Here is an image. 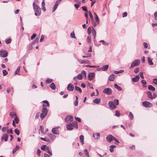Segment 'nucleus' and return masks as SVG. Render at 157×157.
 <instances>
[{
  "instance_id": "38",
  "label": "nucleus",
  "mask_w": 157,
  "mask_h": 157,
  "mask_svg": "<svg viewBox=\"0 0 157 157\" xmlns=\"http://www.w3.org/2000/svg\"><path fill=\"white\" fill-rule=\"evenodd\" d=\"M50 86L53 90H55L56 88L55 85L53 82L52 83L50 84Z\"/></svg>"
},
{
  "instance_id": "55",
  "label": "nucleus",
  "mask_w": 157,
  "mask_h": 157,
  "mask_svg": "<svg viewBox=\"0 0 157 157\" xmlns=\"http://www.w3.org/2000/svg\"><path fill=\"white\" fill-rule=\"evenodd\" d=\"M139 71V69L138 67L136 68L134 70V72L136 74Z\"/></svg>"
},
{
  "instance_id": "19",
  "label": "nucleus",
  "mask_w": 157,
  "mask_h": 157,
  "mask_svg": "<svg viewBox=\"0 0 157 157\" xmlns=\"http://www.w3.org/2000/svg\"><path fill=\"white\" fill-rule=\"evenodd\" d=\"M94 29L93 27H89L87 29V32L89 35H90L91 32L93 31V29Z\"/></svg>"
},
{
  "instance_id": "53",
  "label": "nucleus",
  "mask_w": 157,
  "mask_h": 157,
  "mask_svg": "<svg viewBox=\"0 0 157 157\" xmlns=\"http://www.w3.org/2000/svg\"><path fill=\"white\" fill-rule=\"evenodd\" d=\"M115 115L117 117H119L120 116V113L118 111L116 110L115 111Z\"/></svg>"
},
{
  "instance_id": "2",
  "label": "nucleus",
  "mask_w": 157,
  "mask_h": 157,
  "mask_svg": "<svg viewBox=\"0 0 157 157\" xmlns=\"http://www.w3.org/2000/svg\"><path fill=\"white\" fill-rule=\"evenodd\" d=\"M140 60L139 59H135L132 63L129 68H131L132 67L138 66L140 64Z\"/></svg>"
},
{
  "instance_id": "1",
  "label": "nucleus",
  "mask_w": 157,
  "mask_h": 157,
  "mask_svg": "<svg viewBox=\"0 0 157 157\" xmlns=\"http://www.w3.org/2000/svg\"><path fill=\"white\" fill-rule=\"evenodd\" d=\"M44 103L42 105L43 108L42 109V113L40 115V118L45 117L48 113V109L47 108V106L49 107V104L48 101L47 100H44L42 101Z\"/></svg>"
},
{
  "instance_id": "4",
  "label": "nucleus",
  "mask_w": 157,
  "mask_h": 157,
  "mask_svg": "<svg viewBox=\"0 0 157 157\" xmlns=\"http://www.w3.org/2000/svg\"><path fill=\"white\" fill-rule=\"evenodd\" d=\"M95 21L93 19V20H91V22L93 26L95 27L97 25L99 24V20L98 16L94 17Z\"/></svg>"
},
{
  "instance_id": "6",
  "label": "nucleus",
  "mask_w": 157,
  "mask_h": 157,
  "mask_svg": "<svg viewBox=\"0 0 157 157\" xmlns=\"http://www.w3.org/2000/svg\"><path fill=\"white\" fill-rule=\"evenodd\" d=\"M8 56V52L6 50H1L0 51V56L2 57H6Z\"/></svg>"
},
{
  "instance_id": "57",
  "label": "nucleus",
  "mask_w": 157,
  "mask_h": 157,
  "mask_svg": "<svg viewBox=\"0 0 157 157\" xmlns=\"http://www.w3.org/2000/svg\"><path fill=\"white\" fill-rule=\"evenodd\" d=\"M89 14L90 16L91 19V20H93V15H92L91 12L90 11H89Z\"/></svg>"
},
{
  "instance_id": "27",
  "label": "nucleus",
  "mask_w": 157,
  "mask_h": 157,
  "mask_svg": "<svg viewBox=\"0 0 157 157\" xmlns=\"http://www.w3.org/2000/svg\"><path fill=\"white\" fill-rule=\"evenodd\" d=\"M116 147V146L114 145H111L109 147V151L113 152L114 151L113 149Z\"/></svg>"
},
{
  "instance_id": "44",
  "label": "nucleus",
  "mask_w": 157,
  "mask_h": 157,
  "mask_svg": "<svg viewBox=\"0 0 157 157\" xmlns=\"http://www.w3.org/2000/svg\"><path fill=\"white\" fill-rule=\"evenodd\" d=\"M40 139L42 140H44L47 142H49L50 141L49 140L48 138H46L41 137Z\"/></svg>"
},
{
  "instance_id": "15",
  "label": "nucleus",
  "mask_w": 157,
  "mask_h": 157,
  "mask_svg": "<svg viewBox=\"0 0 157 157\" xmlns=\"http://www.w3.org/2000/svg\"><path fill=\"white\" fill-rule=\"evenodd\" d=\"M78 61L81 64H82L83 63H86L87 64L90 63V61L89 60L86 59H84L83 60H78Z\"/></svg>"
},
{
  "instance_id": "43",
  "label": "nucleus",
  "mask_w": 157,
  "mask_h": 157,
  "mask_svg": "<svg viewBox=\"0 0 157 157\" xmlns=\"http://www.w3.org/2000/svg\"><path fill=\"white\" fill-rule=\"evenodd\" d=\"M91 54L90 53H88L86 56H82V57L83 58H87L88 57H90L91 56Z\"/></svg>"
},
{
  "instance_id": "30",
  "label": "nucleus",
  "mask_w": 157,
  "mask_h": 157,
  "mask_svg": "<svg viewBox=\"0 0 157 157\" xmlns=\"http://www.w3.org/2000/svg\"><path fill=\"white\" fill-rule=\"evenodd\" d=\"M147 61L148 63L150 65H153V63L152 62V59L149 57H148L147 58Z\"/></svg>"
},
{
  "instance_id": "3",
  "label": "nucleus",
  "mask_w": 157,
  "mask_h": 157,
  "mask_svg": "<svg viewBox=\"0 0 157 157\" xmlns=\"http://www.w3.org/2000/svg\"><path fill=\"white\" fill-rule=\"evenodd\" d=\"M86 72L85 71H82L81 72V73L77 75V78L79 80H81L82 78V76L83 78H85L86 77Z\"/></svg>"
},
{
  "instance_id": "54",
  "label": "nucleus",
  "mask_w": 157,
  "mask_h": 157,
  "mask_svg": "<svg viewBox=\"0 0 157 157\" xmlns=\"http://www.w3.org/2000/svg\"><path fill=\"white\" fill-rule=\"evenodd\" d=\"M82 8L83 11H85L86 12H88L86 8V6H83L82 7Z\"/></svg>"
},
{
  "instance_id": "5",
  "label": "nucleus",
  "mask_w": 157,
  "mask_h": 157,
  "mask_svg": "<svg viewBox=\"0 0 157 157\" xmlns=\"http://www.w3.org/2000/svg\"><path fill=\"white\" fill-rule=\"evenodd\" d=\"M143 106L146 108H151L153 106V105L150 102L145 101L142 102Z\"/></svg>"
},
{
  "instance_id": "50",
  "label": "nucleus",
  "mask_w": 157,
  "mask_h": 157,
  "mask_svg": "<svg viewBox=\"0 0 157 157\" xmlns=\"http://www.w3.org/2000/svg\"><path fill=\"white\" fill-rule=\"evenodd\" d=\"M2 73L4 76H5L8 74V72L5 70L2 71Z\"/></svg>"
},
{
  "instance_id": "29",
  "label": "nucleus",
  "mask_w": 157,
  "mask_h": 157,
  "mask_svg": "<svg viewBox=\"0 0 157 157\" xmlns=\"http://www.w3.org/2000/svg\"><path fill=\"white\" fill-rule=\"evenodd\" d=\"M93 102L94 103L98 104L100 103L101 102V99L96 98L93 101Z\"/></svg>"
},
{
  "instance_id": "10",
  "label": "nucleus",
  "mask_w": 157,
  "mask_h": 157,
  "mask_svg": "<svg viewBox=\"0 0 157 157\" xmlns=\"http://www.w3.org/2000/svg\"><path fill=\"white\" fill-rule=\"evenodd\" d=\"M108 105L110 108L112 109H114L116 107V106L115 105L114 102L113 101H109Z\"/></svg>"
},
{
  "instance_id": "18",
  "label": "nucleus",
  "mask_w": 157,
  "mask_h": 157,
  "mask_svg": "<svg viewBox=\"0 0 157 157\" xmlns=\"http://www.w3.org/2000/svg\"><path fill=\"white\" fill-rule=\"evenodd\" d=\"M115 76V75L114 74L110 75L109 77V80L110 81H113L114 80Z\"/></svg>"
},
{
  "instance_id": "31",
  "label": "nucleus",
  "mask_w": 157,
  "mask_h": 157,
  "mask_svg": "<svg viewBox=\"0 0 157 157\" xmlns=\"http://www.w3.org/2000/svg\"><path fill=\"white\" fill-rule=\"evenodd\" d=\"M148 89L153 91H154L155 90V88L151 85H149L148 86Z\"/></svg>"
},
{
  "instance_id": "28",
  "label": "nucleus",
  "mask_w": 157,
  "mask_h": 157,
  "mask_svg": "<svg viewBox=\"0 0 157 157\" xmlns=\"http://www.w3.org/2000/svg\"><path fill=\"white\" fill-rule=\"evenodd\" d=\"M109 67L108 65H105L103 66V67L101 68V69L103 71H106L107 70Z\"/></svg>"
},
{
  "instance_id": "51",
  "label": "nucleus",
  "mask_w": 157,
  "mask_h": 157,
  "mask_svg": "<svg viewBox=\"0 0 157 157\" xmlns=\"http://www.w3.org/2000/svg\"><path fill=\"white\" fill-rule=\"evenodd\" d=\"M119 101L117 99H115L114 100V104L116 105H118L119 104L118 103Z\"/></svg>"
},
{
  "instance_id": "45",
  "label": "nucleus",
  "mask_w": 157,
  "mask_h": 157,
  "mask_svg": "<svg viewBox=\"0 0 157 157\" xmlns=\"http://www.w3.org/2000/svg\"><path fill=\"white\" fill-rule=\"evenodd\" d=\"M19 146L16 145V147L15 148H14L13 151V153H14V152H15L16 151H17L19 149Z\"/></svg>"
},
{
  "instance_id": "21",
  "label": "nucleus",
  "mask_w": 157,
  "mask_h": 157,
  "mask_svg": "<svg viewBox=\"0 0 157 157\" xmlns=\"http://www.w3.org/2000/svg\"><path fill=\"white\" fill-rule=\"evenodd\" d=\"M100 134L99 133H96L95 134H93V136L95 139H98L100 136Z\"/></svg>"
},
{
  "instance_id": "63",
  "label": "nucleus",
  "mask_w": 157,
  "mask_h": 157,
  "mask_svg": "<svg viewBox=\"0 0 157 157\" xmlns=\"http://www.w3.org/2000/svg\"><path fill=\"white\" fill-rule=\"evenodd\" d=\"M127 15V13L126 12H124L122 14V17H126Z\"/></svg>"
},
{
  "instance_id": "9",
  "label": "nucleus",
  "mask_w": 157,
  "mask_h": 157,
  "mask_svg": "<svg viewBox=\"0 0 157 157\" xmlns=\"http://www.w3.org/2000/svg\"><path fill=\"white\" fill-rule=\"evenodd\" d=\"M95 76V74L94 72H90L89 73L88 78V80L91 81L94 78Z\"/></svg>"
},
{
  "instance_id": "14",
  "label": "nucleus",
  "mask_w": 157,
  "mask_h": 157,
  "mask_svg": "<svg viewBox=\"0 0 157 157\" xmlns=\"http://www.w3.org/2000/svg\"><path fill=\"white\" fill-rule=\"evenodd\" d=\"M67 129L69 130H71L73 128V123L71 122L69 124L66 125Z\"/></svg>"
},
{
  "instance_id": "62",
  "label": "nucleus",
  "mask_w": 157,
  "mask_h": 157,
  "mask_svg": "<svg viewBox=\"0 0 157 157\" xmlns=\"http://www.w3.org/2000/svg\"><path fill=\"white\" fill-rule=\"evenodd\" d=\"M44 36L43 35H42L41 36L40 39V41L41 42H43L44 40Z\"/></svg>"
},
{
  "instance_id": "40",
  "label": "nucleus",
  "mask_w": 157,
  "mask_h": 157,
  "mask_svg": "<svg viewBox=\"0 0 157 157\" xmlns=\"http://www.w3.org/2000/svg\"><path fill=\"white\" fill-rule=\"evenodd\" d=\"M72 123H73V127H75L76 129H77L78 128V126L77 122L74 121V122H72Z\"/></svg>"
},
{
  "instance_id": "49",
  "label": "nucleus",
  "mask_w": 157,
  "mask_h": 157,
  "mask_svg": "<svg viewBox=\"0 0 157 157\" xmlns=\"http://www.w3.org/2000/svg\"><path fill=\"white\" fill-rule=\"evenodd\" d=\"M70 36H71V37L72 38H76V37L75 36V33L73 32H72L71 33Z\"/></svg>"
},
{
  "instance_id": "8",
  "label": "nucleus",
  "mask_w": 157,
  "mask_h": 157,
  "mask_svg": "<svg viewBox=\"0 0 157 157\" xmlns=\"http://www.w3.org/2000/svg\"><path fill=\"white\" fill-rule=\"evenodd\" d=\"M103 92L107 95H110L112 94V91L110 88H106L103 90Z\"/></svg>"
},
{
  "instance_id": "23",
  "label": "nucleus",
  "mask_w": 157,
  "mask_h": 157,
  "mask_svg": "<svg viewBox=\"0 0 157 157\" xmlns=\"http://www.w3.org/2000/svg\"><path fill=\"white\" fill-rule=\"evenodd\" d=\"M49 137L52 140H53L55 139L56 136L50 133L48 134Z\"/></svg>"
},
{
  "instance_id": "11",
  "label": "nucleus",
  "mask_w": 157,
  "mask_h": 157,
  "mask_svg": "<svg viewBox=\"0 0 157 157\" xmlns=\"http://www.w3.org/2000/svg\"><path fill=\"white\" fill-rule=\"evenodd\" d=\"M114 137L111 135L109 134L106 137V140L108 142H111L113 140Z\"/></svg>"
},
{
  "instance_id": "35",
  "label": "nucleus",
  "mask_w": 157,
  "mask_h": 157,
  "mask_svg": "<svg viewBox=\"0 0 157 157\" xmlns=\"http://www.w3.org/2000/svg\"><path fill=\"white\" fill-rule=\"evenodd\" d=\"M20 69V67H18L17 68V69L14 72V75H15L16 74L19 75V71Z\"/></svg>"
},
{
  "instance_id": "52",
  "label": "nucleus",
  "mask_w": 157,
  "mask_h": 157,
  "mask_svg": "<svg viewBox=\"0 0 157 157\" xmlns=\"http://www.w3.org/2000/svg\"><path fill=\"white\" fill-rule=\"evenodd\" d=\"M41 151L40 150V149L39 148H38L37 149V155L38 156H39L40 155V153L41 152Z\"/></svg>"
},
{
  "instance_id": "64",
  "label": "nucleus",
  "mask_w": 157,
  "mask_h": 157,
  "mask_svg": "<svg viewBox=\"0 0 157 157\" xmlns=\"http://www.w3.org/2000/svg\"><path fill=\"white\" fill-rule=\"evenodd\" d=\"M154 16L156 20H157V12H155L154 13Z\"/></svg>"
},
{
  "instance_id": "24",
  "label": "nucleus",
  "mask_w": 157,
  "mask_h": 157,
  "mask_svg": "<svg viewBox=\"0 0 157 157\" xmlns=\"http://www.w3.org/2000/svg\"><path fill=\"white\" fill-rule=\"evenodd\" d=\"M147 95L148 96V98L151 99H153L152 96L151 92L150 91H148L147 93Z\"/></svg>"
},
{
  "instance_id": "46",
  "label": "nucleus",
  "mask_w": 157,
  "mask_h": 157,
  "mask_svg": "<svg viewBox=\"0 0 157 157\" xmlns=\"http://www.w3.org/2000/svg\"><path fill=\"white\" fill-rule=\"evenodd\" d=\"M14 132L17 136L19 135L20 134L19 130H18L17 128H16L15 129Z\"/></svg>"
},
{
  "instance_id": "20",
  "label": "nucleus",
  "mask_w": 157,
  "mask_h": 157,
  "mask_svg": "<svg viewBox=\"0 0 157 157\" xmlns=\"http://www.w3.org/2000/svg\"><path fill=\"white\" fill-rule=\"evenodd\" d=\"M8 136L7 134L3 135L2 136L1 140L2 141L3 140H4L5 141H6L8 140Z\"/></svg>"
},
{
  "instance_id": "56",
  "label": "nucleus",
  "mask_w": 157,
  "mask_h": 157,
  "mask_svg": "<svg viewBox=\"0 0 157 157\" xmlns=\"http://www.w3.org/2000/svg\"><path fill=\"white\" fill-rule=\"evenodd\" d=\"M36 35L35 33H34L31 36V39L33 40L36 36Z\"/></svg>"
},
{
  "instance_id": "58",
  "label": "nucleus",
  "mask_w": 157,
  "mask_h": 157,
  "mask_svg": "<svg viewBox=\"0 0 157 157\" xmlns=\"http://www.w3.org/2000/svg\"><path fill=\"white\" fill-rule=\"evenodd\" d=\"M57 6L54 5L52 8V12H54L57 8Z\"/></svg>"
},
{
  "instance_id": "12",
  "label": "nucleus",
  "mask_w": 157,
  "mask_h": 157,
  "mask_svg": "<svg viewBox=\"0 0 157 157\" xmlns=\"http://www.w3.org/2000/svg\"><path fill=\"white\" fill-rule=\"evenodd\" d=\"M59 127H56L52 128V132L54 134L58 135L59 134V131L58 130V128Z\"/></svg>"
},
{
  "instance_id": "13",
  "label": "nucleus",
  "mask_w": 157,
  "mask_h": 157,
  "mask_svg": "<svg viewBox=\"0 0 157 157\" xmlns=\"http://www.w3.org/2000/svg\"><path fill=\"white\" fill-rule=\"evenodd\" d=\"M67 89L68 91H73L74 89V86L71 83L69 84L67 86Z\"/></svg>"
},
{
  "instance_id": "7",
  "label": "nucleus",
  "mask_w": 157,
  "mask_h": 157,
  "mask_svg": "<svg viewBox=\"0 0 157 157\" xmlns=\"http://www.w3.org/2000/svg\"><path fill=\"white\" fill-rule=\"evenodd\" d=\"M33 9L35 12H41V11L40 7L37 5H36L35 2L33 3Z\"/></svg>"
},
{
  "instance_id": "26",
  "label": "nucleus",
  "mask_w": 157,
  "mask_h": 157,
  "mask_svg": "<svg viewBox=\"0 0 157 157\" xmlns=\"http://www.w3.org/2000/svg\"><path fill=\"white\" fill-rule=\"evenodd\" d=\"M96 31L94 29H93V31L92 32V34L94 37V41L95 40V39L96 38Z\"/></svg>"
},
{
  "instance_id": "22",
  "label": "nucleus",
  "mask_w": 157,
  "mask_h": 157,
  "mask_svg": "<svg viewBox=\"0 0 157 157\" xmlns=\"http://www.w3.org/2000/svg\"><path fill=\"white\" fill-rule=\"evenodd\" d=\"M10 115L12 118H17L16 113L14 112H11Z\"/></svg>"
},
{
  "instance_id": "36",
  "label": "nucleus",
  "mask_w": 157,
  "mask_h": 157,
  "mask_svg": "<svg viewBox=\"0 0 157 157\" xmlns=\"http://www.w3.org/2000/svg\"><path fill=\"white\" fill-rule=\"evenodd\" d=\"M86 41L89 43H90L91 42V36L90 35H88L86 39Z\"/></svg>"
},
{
  "instance_id": "47",
  "label": "nucleus",
  "mask_w": 157,
  "mask_h": 157,
  "mask_svg": "<svg viewBox=\"0 0 157 157\" xmlns=\"http://www.w3.org/2000/svg\"><path fill=\"white\" fill-rule=\"evenodd\" d=\"M141 83L143 84V86L144 87H146V86L144 85H146L147 84V82L146 81L144 80H142L141 81Z\"/></svg>"
},
{
  "instance_id": "41",
  "label": "nucleus",
  "mask_w": 157,
  "mask_h": 157,
  "mask_svg": "<svg viewBox=\"0 0 157 157\" xmlns=\"http://www.w3.org/2000/svg\"><path fill=\"white\" fill-rule=\"evenodd\" d=\"M84 153L86 157H89V154L88 151L87 149L84 150Z\"/></svg>"
},
{
  "instance_id": "48",
  "label": "nucleus",
  "mask_w": 157,
  "mask_h": 157,
  "mask_svg": "<svg viewBox=\"0 0 157 157\" xmlns=\"http://www.w3.org/2000/svg\"><path fill=\"white\" fill-rule=\"evenodd\" d=\"M52 79H51L48 78L46 81V83H49L52 82Z\"/></svg>"
},
{
  "instance_id": "59",
  "label": "nucleus",
  "mask_w": 157,
  "mask_h": 157,
  "mask_svg": "<svg viewBox=\"0 0 157 157\" xmlns=\"http://www.w3.org/2000/svg\"><path fill=\"white\" fill-rule=\"evenodd\" d=\"M153 82L154 83L157 85V78H154L153 80Z\"/></svg>"
},
{
  "instance_id": "34",
  "label": "nucleus",
  "mask_w": 157,
  "mask_h": 157,
  "mask_svg": "<svg viewBox=\"0 0 157 157\" xmlns=\"http://www.w3.org/2000/svg\"><path fill=\"white\" fill-rule=\"evenodd\" d=\"M75 90L77 91H78L80 93H81L82 92V90L81 89L77 86H75Z\"/></svg>"
},
{
  "instance_id": "33",
  "label": "nucleus",
  "mask_w": 157,
  "mask_h": 157,
  "mask_svg": "<svg viewBox=\"0 0 157 157\" xmlns=\"http://www.w3.org/2000/svg\"><path fill=\"white\" fill-rule=\"evenodd\" d=\"M44 128L42 126L40 125V127L39 131H40L41 133L44 134L46 133L44 131Z\"/></svg>"
},
{
  "instance_id": "39",
  "label": "nucleus",
  "mask_w": 157,
  "mask_h": 157,
  "mask_svg": "<svg viewBox=\"0 0 157 157\" xmlns=\"http://www.w3.org/2000/svg\"><path fill=\"white\" fill-rule=\"evenodd\" d=\"M65 121L67 123L73 121V118H65Z\"/></svg>"
},
{
  "instance_id": "61",
  "label": "nucleus",
  "mask_w": 157,
  "mask_h": 157,
  "mask_svg": "<svg viewBox=\"0 0 157 157\" xmlns=\"http://www.w3.org/2000/svg\"><path fill=\"white\" fill-rule=\"evenodd\" d=\"M143 45H144V48H146L147 47L148 45H147V43L144 42L143 43Z\"/></svg>"
},
{
  "instance_id": "32",
  "label": "nucleus",
  "mask_w": 157,
  "mask_h": 157,
  "mask_svg": "<svg viewBox=\"0 0 157 157\" xmlns=\"http://www.w3.org/2000/svg\"><path fill=\"white\" fill-rule=\"evenodd\" d=\"M84 136L82 135H81L79 137L80 140L82 144H84Z\"/></svg>"
},
{
  "instance_id": "37",
  "label": "nucleus",
  "mask_w": 157,
  "mask_h": 157,
  "mask_svg": "<svg viewBox=\"0 0 157 157\" xmlns=\"http://www.w3.org/2000/svg\"><path fill=\"white\" fill-rule=\"evenodd\" d=\"M11 41V40L10 38L6 39L5 41L6 44H8L10 43Z\"/></svg>"
},
{
  "instance_id": "60",
  "label": "nucleus",
  "mask_w": 157,
  "mask_h": 157,
  "mask_svg": "<svg viewBox=\"0 0 157 157\" xmlns=\"http://www.w3.org/2000/svg\"><path fill=\"white\" fill-rule=\"evenodd\" d=\"M128 117L129 118H133L134 116L132 112H130L129 113Z\"/></svg>"
},
{
  "instance_id": "17",
  "label": "nucleus",
  "mask_w": 157,
  "mask_h": 157,
  "mask_svg": "<svg viewBox=\"0 0 157 157\" xmlns=\"http://www.w3.org/2000/svg\"><path fill=\"white\" fill-rule=\"evenodd\" d=\"M49 146H48L46 145H43L41 147V149L42 150L44 151H46L48 149Z\"/></svg>"
},
{
  "instance_id": "42",
  "label": "nucleus",
  "mask_w": 157,
  "mask_h": 157,
  "mask_svg": "<svg viewBox=\"0 0 157 157\" xmlns=\"http://www.w3.org/2000/svg\"><path fill=\"white\" fill-rule=\"evenodd\" d=\"M124 71L123 70H120L119 71H114V72L115 74H118L120 73H122L124 72Z\"/></svg>"
},
{
  "instance_id": "25",
  "label": "nucleus",
  "mask_w": 157,
  "mask_h": 157,
  "mask_svg": "<svg viewBox=\"0 0 157 157\" xmlns=\"http://www.w3.org/2000/svg\"><path fill=\"white\" fill-rule=\"evenodd\" d=\"M114 87L116 89H117V90H118L119 91H121L122 90V88H121L118 86L117 84H115L114 85Z\"/></svg>"
},
{
  "instance_id": "16",
  "label": "nucleus",
  "mask_w": 157,
  "mask_h": 157,
  "mask_svg": "<svg viewBox=\"0 0 157 157\" xmlns=\"http://www.w3.org/2000/svg\"><path fill=\"white\" fill-rule=\"evenodd\" d=\"M139 76L138 75H136L134 78H132V81L133 82H137L139 80Z\"/></svg>"
}]
</instances>
